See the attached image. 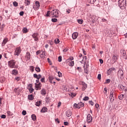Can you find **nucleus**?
<instances>
[{"label": "nucleus", "mask_w": 127, "mask_h": 127, "mask_svg": "<svg viewBox=\"0 0 127 127\" xmlns=\"http://www.w3.org/2000/svg\"><path fill=\"white\" fill-rule=\"evenodd\" d=\"M15 64H16V61L14 60H11L8 62V66L9 68H17Z\"/></svg>", "instance_id": "f257e3e1"}, {"label": "nucleus", "mask_w": 127, "mask_h": 127, "mask_svg": "<svg viewBox=\"0 0 127 127\" xmlns=\"http://www.w3.org/2000/svg\"><path fill=\"white\" fill-rule=\"evenodd\" d=\"M118 5L120 8L126 7L127 6V0H119L118 1Z\"/></svg>", "instance_id": "f03ea898"}, {"label": "nucleus", "mask_w": 127, "mask_h": 127, "mask_svg": "<svg viewBox=\"0 0 127 127\" xmlns=\"http://www.w3.org/2000/svg\"><path fill=\"white\" fill-rule=\"evenodd\" d=\"M115 97H116V92L112 90L111 91L110 96V102L111 103H113L114 101H115Z\"/></svg>", "instance_id": "7ed1b4c3"}, {"label": "nucleus", "mask_w": 127, "mask_h": 127, "mask_svg": "<svg viewBox=\"0 0 127 127\" xmlns=\"http://www.w3.org/2000/svg\"><path fill=\"white\" fill-rule=\"evenodd\" d=\"M51 14L53 16V17H59V11L58 9H54L51 12Z\"/></svg>", "instance_id": "20e7f679"}, {"label": "nucleus", "mask_w": 127, "mask_h": 127, "mask_svg": "<svg viewBox=\"0 0 127 127\" xmlns=\"http://www.w3.org/2000/svg\"><path fill=\"white\" fill-rule=\"evenodd\" d=\"M118 78L121 80L124 79V71L122 69H120L117 73Z\"/></svg>", "instance_id": "39448f33"}, {"label": "nucleus", "mask_w": 127, "mask_h": 127, "mask_svg": "<svg viewBox=\"0 0 127 127\" xmlns=\"http://www.w3.org/2000/svg\"><path fill=\"white\" fill-rule=\"evenodd\" d=\"M40 7V3L38 1H36L35 3L33 4V8L35 10H38L39 7Z\"/></svg>", "instance_id": "423d86ee"}, {"label": "nucleus", "mask_w": 127, "mask_h": 127, "mask_svg": "<svg viewBox=\"0 0 127 127\" xmlns=\"http://www.w3.org/2000/svg\"><path fill=\"white\" fill-rule=\"evenodd\" d=\"M34 41H39V34L37 33H35L32 35Z\"/></svg>", "instance_id": "0eeeda50"}, {"label": "nucleus", "mask_w": 127, "mask_h": 127, "mask_svg": "<svg viewBox=\"0 0 127 127\" xmlns=\"http://www.w3.org/2000/svg\"><path fill=\"white\" fill-rule=\"evenodd\" d=\"M21 53V49L20 47H17L15 49L14 55L16 56H18L19 55V54Z\"/></svg>", "instance_id": "6e6552de"}, {"label": "nucleus", "mask_w": 127, "mask_h": 127, "mask_svg": "<svg viewBox=\"0 0 127 127\" xmlns=\"http://www.w3.org/2000/svg\"><path fill=\"white\" fill-rule=\"evenodd\" d=\"M92 121H93V117L90 114L87 115V122L88 124L92 123Z\"/></svg>", "instance_id": "1a4fd4ad"}, {"label": "nucleus", "mask_w": 127, "mask_h": 127, "mask_svg": "<svg viewBox=\"0 0 127 127\" xmlns=\"http://www.w3.org/2000/svg\"><path fill=\"white\" fill-rule=\"evenodd\" d=\"M118 88L119 90H121V91H123V92H127V87L124 86V85L122 84L119 85Z\"/></svg>", "instance_id": "9d476101"}, {"label": "nucleus", "mask_w": 127, "mask_h": 127, "mask_svg": "<svg viewBox=\"0 0 127 127\" xmlns=\"http://www.w3.org/2000/svg\"><path fill=\"white\" fill-rule=\"evenodd\" d=\"M115 70H116V68L111 67L107 71L108 75H111V74L113 73V71H115Z\"/></svg>", "instance_id": "9b49d317"}, {"label": "nucleus", "mask_w": 127, "mask_h": 127, "mask_svg": "<svg viewBox=\"0 0 127 127\" xmlns=\"http://www.w3.org/2000/svg\"><path fill=\"white\" fill-rule=\"evenodd\" d=\"M66 117H67L68 118L71 117V116H72V112H71L70 110H68L66 112Z\"/></svg>", "instance_id": "f8f14e48"}, {"label": "nucleus", "mask_w": 127, "mask_h": 127, "mask_svg": "<svg viewBox=\"0 0 127 127\" xmlns=\"http://www.w3.org/2000/svg\"><path fill=\"white\" fill-rule=\"evenodd\" d=\"M35 87L37 90H41V83L39 82L38 84L35 83Z\"/></svg>", "instance_id": "ddd939ff"}, {"label": "nucleus", "mask_w": 127, "mask_h": 127, "mask_svg": "<svg viewBox=\"0 0 127 127\" xmlns=\"http://www.w3.org/2000/svg\"><path fill=\"white\" fill-rule=\"evenodd\" d=\"M78 32H74L72 35V37L73 39H76L78 37Z\"/></svg>", "instance_id": "4468645a"}, {"label": "nucleus", "mask_w": 127, "mask_h": 127, "mask_svg": "<svg viewBox=\"0 0 127 127\" xmlns=\"http://www.w3.org/2000/svg\"><path fill=\"white\" fill-rule=\"evenodd\" d=\"M8 41V39L6 38L4 39L3 40V42H2L1 45L2 46H4V45H5V44H6V43Z\"/></svg>", "instance_id": "2eb2a0df"}, {"label": "nucleus", "mask_w": 127, "mask_h": 127, "mask_svg": "<svg viewBox=\"0 0 127 127\" xmlns=\"http://www.w3.org/2000/svg\"><path fill=\"white\" fill-rule=\"evenodd\" d=\"M41 54L40 55V57H41V58H44V57H45V56H46V55L45 54V52L43 51H42L41 52Z\"/></svg>", "instance_id": "dca6fc26"}, {"label": "nucleus", "mask_w": 127, "mask_h": 127, "mask_svg": "<svg viewBox=\"0 0 127 127\" xmlns=\"http://www.w3.org/2000/svg\"><path fill=\"white\" fill-rule=\"evenodd\" d=\"M41 104H42V101L40 100L36 102L35 106H36L37 107H39L40 105H41Z\"/></svg>", "instance_id": "f3484780"}, {"label": "nucleus", "mask_w": 127, "mask_h": 127, "mask_svg": "<svg viewBox=\"0 0 127 127\" xmlns=\"http://www.w3.org/2000/svg\"><path fill=\"white\" fill-rule=\"evenodd\" d=\"M26 58L28 60H29L30 59V53L29 52H27L26 55Z\"/></svg>", "instance_id": "a211bd4d"}, {"label": "nucleus", "mask_w": 127, "mask_h": 127, "mask_svg": "<svg viewBox=\"0 0 127 127\" xmlns=\"http://www.w3.org/2000/svg\"><path fill=\"white\" fill-rule=\"evenodd\" d=\"M54 79V77L52 76H49V82L50 83H51V84H52V81H53V80Z\"/></svg>", "instance_id": "6ab92c4d"}, {"label": "nucleus", "mask_w": 127, "mask_h": 127, "mask_svg": "<svg viewBox=\"0 0 127 127\" xmlns=\"http://www.w3.org/2000/svg\"><path fill=\"white\" fill-rule=\"evenodd\" d=\"M46 112H47V108L46 107H43L41 110V113H46Z\"/></svg>", "instance_id": "aec40b11"}, {"label": "nucleus", "mask_w": 127, "mask_h": 127, "mask_svg": "<svg viewBox=\"0 0 127 127\" xmlns=\"http://www.w3.org/2000/svg\"><path fill=\"white\" fill-rule=\"evenodd\" d=\"M112 59L114 62H116L118 60V56L114 55L112 57Z\"/></svg>", "instance_id": "412c9836"}, {"label": "nucleus", "mask_w": 127, "mask_h": 127, "mask_svg": "<svg viewBox=\"0 0 127 127\" xmlns=\"http://www.w3.org/2000/svg\"><path fill=\"white\" fill-rule=\"evenodd\" d=\"M82 89L83 91H84V90H86V89H87V84L85 83H83L82 84Z\"/></svg>", "instance_id": "4be33fe9"}, {"label": "nucleus", "mask_w": 127, "mask_h": 127, "mask_svg": "<svg viewBox=\"0 0 127 127\" xmlns=\"http://www.w3.org/2000/svg\"><path fill=\"white\" fill-rule=\"evenodd\" d=\"M31 118L33 121H36V115L35 114H33L31 115Z\"/></svg>", "instance_id": "5701e85b"}, {"label": "nucleus", "mask_w": 127, "mask_h": 127, "mask_svg": "<svg viewBox=\"0 0 127 127\" xmlns=\"http://www.w3.org/2000/svg\"><path fill=\"white\" fill-rule=\"evenodd\" d=\"M74 60V58L73 57H70L69 58L66 60V63H68V62H70V61H72V60Z\"/></svg>", "instance_id": "b1692460"}, {"label": "nucleus", "mask_w": 127, "mask_h": 127, "mask_svg": "<svg viewBox=\"0 0 127 127\" xmlns=\"http://www.w3.org/2000/svg\"><path fill=\"white\" fill-rule=\"evenodd\" d=\"M14 93H17V94H19V92H20L19 88H15L14 89Z\"/></svg>", "instance_id": "393cba45"}, {"label": "nucleus", "mask_w": 127, "mask_h": 127, "mask_svg": "<svg viewBox=\"0 0 127 127\" xmlns=\"http://www.w3.org/2000/svg\"><path fill=\"white\" fill-rule=\"evenodd\" d=\"M125 98V95L124 94H121L120 96H118V98L119 100H123Z\"/></svg>", "instance_id": "a878e982"}, {"label": "nucleus", "mask_w": 127, "mask_h": 127, "mask_svg": "<svg viewBox=\"0 0 127 127\" xmlns=\"http://www.w3.org/2000/svg\"><path fill=\"white\" fill-rule=\"evenodd\" d=\"M41 95H46V90L45 89H43L41 91Z\"/></svg>", "instance_id": "bb28decb"}, {"label": "nucleus", "mask_w": 127, "mask_h": 127, "mask_svg": "<svg viewBox=\"0 0 127 127\" xmlns=\"http://www.w3.org/2000/svg\"><path fill=\"white\" fill-rule=\"evenodd\" d=\"M25 3L26 5H29L30 4V0H25Z\"/></svg>", "instance_id": "cd10ccee"}, {"label": "nucleus", "mask_w": 127, "mask_h": 127, "mask_svg": "<svg viewBox=\"0 0 127 127\" xmlns=\"http://www.w3.org/2000/svg\"><path fill=\"white\" fill-rule=\"evenodd\" d=\"M121 53L122 55H123V56H126V51L122 50L121 51Z\"/></svg>", "instance_id": "c85d7f7f"}, {"label": "nucleus", "mask_w": 127, "mask_h": 127, "mask_svg": "<svg viewBox=\"0 0 127 127\" xmlns=\"http://www.w3.org/2000/svg\"><path fill=\"white\" fill-rule=\"evenodd\" d=\"M22 31L23 33H27V32H28V30H27V28H23L22 29Z\"/></svg>", "instance_id": "c756f323"}, {"label": "nucleus", "mask_w": 127, "mask_h": 127, "mask_svg": "<svg viewBox=\"0 0 127 127\" xmlns=\"http://www.w3.org/2000/svg\"><path fill=\"white\" fill-rule=\"evenodd\" d=\"M68 63L69 66H73L74 65V61H70Z\"/></svg>", "instance_id": "7c9ffc66"}, {"label": "nucleus", "mask_w": 127, "mask_h": 127, "mask_svg": "<svg viewBox=\"0 0 127 127\" xmlns=\"http://www.w3.org/2000/svg\"><path fill=\"white\" fill-rule=\"evenodd\" d=\"M35 71H36V72H40V68H39V67L38 66V65H37V66H36Z\"/></svg>", "instance_id": "2f4dec72"}, {"label": "nucleus", "mask_w": 127, "mask_h": 127, "mask_svg": "<svg viewBox=\"0 0 127 127\" xmlns=\"http://www.w3.org/2000/svg\"><path fill=\"white\" fill-rule=\"evenodd\" d=\"M77 105L78 107H79V108H82V107H84V103H83L82 102H80Z\"/></svg>", "instance_id": "473e14b6"}, {"label": "nucleus", "mask_w": 127, "mask_h": 127, "mask_svg": "<svg viewBox=\"0 0 127 127\" xmlns=\"http://www.w3.org/2000/svg\"><path fill=\"white\" fill-rule=\"evenodd\" d=\"M12 74L13 75H16V74H17V70H16V69H13L12 71Z\"/></svg>", "instance_id": "72a5a7b5"}, {"label": "nucleus", "mask_w": 127, "mask_h": 127, "mask_svg": "<svg viewBox=\"0 0 127 127\" xmlns=\"http://www.w3.org/2000/svg\"><path fill=\"white\" fill-rule=\"evenodd\" d=\"M28 98L29 100H30L31 101H32V100H33V95H29Z\"/></svg>", "instance_id": "f704fd0d"}, {"label": "nucleus", "mask_w": 127, "mask_h": 127, "mask_svg": "<svg viewBox=\"0 0 127 127\" xmlns=\"http://www.w3.org/2000/svg\"><path fill=\"white\" fill-rule=\"evenodd\" d=\"M73 108H74L75 109H80V107H79L78 106V104H74V106H73Z\"/></svg>", "instance_id": "c9c22d12"}, {"label": "nucleus", "mask_w": 127, "mask_h": 127, "mask_svg": "<svg viewBox=\"0 0 127 127\" xmlns=\"http://www.w3.org/2000/svg\"><path fill=\"white\" fill-rule=\"evenodd\" d=\"M59 42H60V41H59V39H56L55 40V43H56V44H58Z\"/></svg>", "instance_id": "e433bc0d"}, {"label": "nucleus", "mask_w": 127, "mask_h": 127, "mask_svg": "<svg viewBox=\"0 0 127 127\" xmlns=\"http://www.w3.org/2000/svg\"><path fill=\"white\" fill-rule=\"evenodd\" d=\"M28 90H29L30 93H32V92H33V91H34V89L32 87L28 88Z\"/></svg>", "instance_id": "4c0bfd02"}, {"label": "nucleus", "mask_w": 127, "mask_h": 127, "mask_svg": "<svg viewBox=\"0 0 127 127\" xmlns=\"http://www.w3.org/2000/svg\"><path fill=\"white\" fill-rule=\"evenodd\" d=\"M109 83H111V79H108L106 80V82H105V84H109Z\"/></svg>", "instance_id": "58836bf2"}, {"label": "nucleus", "mask_w": 127, "mask_h": 127, "mask_svg": "<svg viewBox=\"0 0 127 127\" xmlns=\"http://www.w3.org/2000/svg\"><path fill=\"white\" fill-rule=\"evenodd\" d=\"M13 4L14 6H17V5H18V3H17L16 1H14L13 2Z\"/></svg>", "instance_id": "ea45409f"}, {"label": "nucleus", "mask_w": 127, "mask_h": 127, "mask_svg": "<svg viewBox=\"0 0 127 127\" xmlns=\"http://www.w3.org/2000/svg\"><path fill=\"white\" fill-rule=\"evenodd\" d=\"M51 14V12L50 11H48L46 16H50V14Z\"/></svg>", "instance_id": "a19ab883"}, {"label": "nucleus", "mask_w": 127, "mask_h": 127, "mask_svg": "<svg viewBox=\"0 0 127 127\" xmlns=\"http://www.w3.org/2000/svg\"><path fill=\"white\" fill-rule=\"evenodd\" d=\"M89 100V97L88 96H85L83 98V101H88Z\"/></svg>", "instance_id": "79ce46f5"}, {"label": "nucleus", "mask_w": 127, "mask_h": 127, "mask_svg": "<svg viewBox=\"0 0 127 127\" xmlns=\"http://www.w3.org/2000/svg\"><path fill=\"white\" fill-rule=\"evenodd\" d=\"M57 19L56 18H52V22H57Z\"/></svg>", "instance_id": "37998d69"}, {"label": "nucleus", "mask_w": 127, "mask_h": 127, "mask_svg": "<svg viewBox=\"0 0 127 127\" xmlns=\"http://www.w3.org/2000/svg\"><path fill=\"white\" fill-rule=\"evenodd\" d=\"M15 80L17 81V82H18L20 80V77H16L15 78Z\"/></svg>", "instance_id": "c03bdc74"}, {"label": "nucleus", "mask_w": 127, "mask_h": 127, "mask_svg": "<svg viewBox=\"0 0 127 127\" xmlns=\"http://www.w3.org/2000/svg\"><path fill=\"white\" fill-rule=\"evenodd\" d=\"M58 61L59 62H61V61H62V57L61 56L59 57Z\"/></svg>", "instance_id": "a18cd8bd"}, {"label": "nucleus", "mask_w": 127, "mask_h": 127, "mask_svg": "<svg viewBox=\"0 0 127 127\" xmlns=\"http://www.w3.org/2000/svg\"><path fill=\"white\" fill-rule=\"evenodd\" d=\"M1 119H5V118H6V116H5V115H2L0 116Z\"/></svg>", "instance_id": "49530a36"}, {"label": "nucleus", "mask_w": 127, "mask_h": 127, "mask_svg": "<svg viewBox=\"0 0 127 127\" xmlns=\"http://www.w3.org/2000/svg\"><path fill=\"white\" fill-rule=\"evenodd\" d=\"M19 14H20V16H23V14H24V12L21 11V12H20Z\"/></svg>", "instance_id": "de8ad7c7"}, {"label": "nucleus", "mask_w": 127, "mask_h": 127, "mask_svg": "<svg viewBox=\"0 0 127 127\" xmlns=\"http://www.w3.org/2000/svg\"><path fill=\"white\" fill-rule=\"evenodd\" d=\"M96 0H90V3L92 4H93V3H95Z\"/></svg>", "instance_id": "09e8293b"}, {"label": "nucleus", "mask_w": 127, "mask_h": 127, "mask_svg": "<svg viewBox=\"0 0 127 127\" xmlns=\"http://www.w3.org/2000/svg\"><path fill=\"white\" fill-rule=\"evenodd\" d=\"M89 103L91 106H94V105H95V103L92 101H89Z\"/></svg>", "instance_id": "8fccbe9b"}, {"label": "nucleus", "mask_w": 127, "mask_h": 127, "mask_svg": "<svg viewBox=\"0 0 127 127\" xmlns=\"http://www.w3.org/2000/svg\"><path fill=\"white\" fill-rule=\"evenodd\" d=\"M78 22L79 24H82L83 23V20H78Z\"/></svg>", "instance_id": "3c124183"}, {"label": "nucleus", "mask_w": 127, "mask_h": 127, "mask_svg": "<svg viewBox=\"0 0 127 127\" xmlns=\"http://www.w3.org/2000/svg\"><path fill=\"white\" fill-rule=\"evenodd\" d=\"M45 80V78L42 77V78H41V81L42 82V83H44Z\"/></svg>", "instance_id": "603ef678"}, {"label": "nucleus", "mask_w": 127, "mask_h": 127, "mask_svg": "<svg viewBox=\"0 0 127 127\" xmlns=\"http://www.w3.org/2000/svg\"><path fill=\"white\" fill-rule=\"evenodd\" d=\"M7 115H9V116H12V114L10 111H7Z\"/></svg>", "instance_id": "864d4df0"}, {"label": "nucleus", "mask_w": 127, "mask_h": 127, "mask_svg": "<svg viewBox=\"0 0 127 127\" xmlns=\"http://www.w3.org/2000/svg\"><path fill=\"white\" fill-rule=\"evenodd\" d=\"M101 74H99L97 76V79H98V80H101Z\"/></svg>", "instance_id": "5fc2aeb1"}, {"label": "nucleus", "mask_w": 127, "mask_h": 127, "mask_svg": "<svg viewBox=\"0 0 127 127\" xmlns=\"http://www.w3.org/2000/svg\"><path fill=\"white\" fill-rule=\"evenodd\" d=\"M22 115H23V116H25V115H26V111H25V110H23L22 112Z\"/></svg>", "instance_id": "6e6d98bb"}, {"label": "nucleus", "mask_w": 127, "mask_h": 127, "mask_svg": "<svg viewBox=\"0 0 127 127\" xmlns=\"http://www.w3.org/2000/svg\"><path fill=\"white\" fill-rule=\"evenodd\" d=\"M31 70L32 71V72L34 71V67L33 66H31Z\"/></svg>", "instance_id": "4d7b16f0"}, {"label": "nucleus", "mask_w": 127, "mask_h": 127, "mask_svg": "<svg viewBox=\"0 0 127 127\" xmlns=\"http://www.w3.org/2000/svg\"><path fill=\"white\" fill-rule=\"evenodd\" d=\"M58 75L59 77H62V73H61L60 71L58 72Z\"/></svg>", "instance_id": "13d9d810"}, {"label": "nucleus", "mask_w": 127, "mask_h": 127, "mask_svg": "<svg viewBox=\"0 0 127 127\" xmlns=\"http://www.w3.org/2000/svg\"><path fill=\"white\" fill-rule=\"evenodd\" d=\"M40 78H41V75H40V74L38 75V76L37 77V79L39 80V79H40Z\"/></svg>", "instance_id": "bf43d9fd"}, {"label": "nucleus", "mask_w": 127, "mask_h": 127, "mask_svg": "<svg viewBox=\"0 0 127 127\" xmlns=\"http://www.w3.org/2000/svg\"><path fill=\"white\" fill-rule=\"evenodd\" d=\"M99 61L100 62V64H103L104 63V61H103L102 59H100Z\"/></svg>", "instance_id": "052dcab7"}, {"label": "nucleus", "mask_w": 127, "mask_h": 127, "mask_svg": "<svg viewBox=\"0 0 127 127\" xmlns=\"http://www.w3.org/2000/svg\"><path fill=\"white\" fill-rule=\"evenodd\" d=\"M33 76H34V78H36L37 79V76H38V75H37V74L36 73H35V74H34Z\"/></svg>", "instance_id": "680f3d73"}, {"label": "nucleus", "mask_w": 127, "mask_h": 127, "mask_svg": "<svg viewBox=\"0 0 127 127\" xmlns=\"http://www.w3.org/2000/svg\"><path fill=\"white\" fill-rule=\"evenodd\" d=\"M61 106V102H60L58 103V108H60Z\"/></svg>", "instance_id": "e2e57ef3"}, {"label": "nucleus", "mask_w": 127, "mask_h": 127, "mask_svg": "<svg viewBox=\"0 0 127 127\" xmlns=\"http://www.w3.org/2000/svg\"><path fill=\"white\" fill-rule=\"evenodd\" d=\"M82 51H83V54L86 55V51H85V49H82Z\"/></svg>", "instance_id": "0e129e2a"}, {"label": "nucleus", "mask_w": 127, "mask_h": 127, "mask_svg": "<svg viewBox=\"0 0 127 127\" xmlns=\"http://www.w3.org/2000/svg\"><path fill=\"white\" fill-rule=\"evenodd\" d=\"M95 107L97 109H98V108H99V105L98 104H95Z\"/></svg>", "instance_id": "69168bd1"}, {"label": "nucleus", "mask_w": 127, "mask_h": 127, "mask_svg": "<svg viewBox=\"0 0 127 127\" xmlns=\"http://www.w3.org/2000/svg\"><path fill=\"white\" fill-rule=\"evenodd\" d=\"M28 88H32V84H29Z\"/></svg>", "instance_id": "338daca9"}, {"label": "nucleus", "mask_w": 127, "mask_h": 127, "mask_svg": "<svg viewBox=\"0 0 127 127\" xmlns=\"http://www.w3.org/2000/svg\"><path fill=\"white\" fill-rule=\"evenodd\" d=\"M64 126H68V123L67 122H64Z\"/></svg>", "instance_id": "774afa93"}]
</instances>
